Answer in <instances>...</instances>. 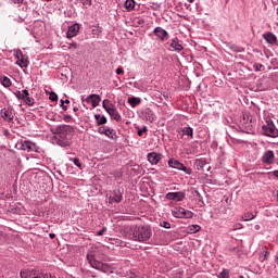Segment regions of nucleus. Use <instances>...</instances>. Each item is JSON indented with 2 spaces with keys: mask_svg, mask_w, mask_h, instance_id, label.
Returning <instances> with one entry per match:
<instances>
[{
  "mask_svg": "<svg viewBox=\"0 0 278 278\" xmlns=\"http://www.w3.org/2000/svg\"><path fill=\"white\" fill-rule=\"evenodd\" d=\"M52 134L58 136L56 144L59 147H71L73 144V136H75V128L71 125H60L52 129Z\"/></svg>",
  "mask_w": 278,
  "mask_h": 278,
  "instance_id": "nucleus-1",
  "label": "nucleus"
},
{
  "mask_svg": "<svg viewBox=\"0 0 278 278\" xmlns=\"http://www.w3.org/2000/svg\"><path fill=\"white\" fill-rule=\"evenodd\" d=\"M132 233V240L136 242H147V240L151 239V236H153V232L151 230V226L146 225H136L130 229Z\"/></svg>",
  "mask_w": 278,
  "mask_h": 278,
  "instance_id": "nucleus-2",
  "label": "nucleus"
},
{
  "mask_svg": "<svg viewBox=\"0 0 278 278\" xmlns=\"http://www.w3.org/2000/svg\"><path fill=\"white\" fill-rule=\"evenodd\" d=\"M262 131L264 136H267L268 138H277L278 130L275 126V123H273V119H267L266 123L262 126Z\"/></svg>",
  "mask_w": 278,
  "mask_h": 278,
  "instance_id": "nucleus-3",
  "label": "nucleus"
},
{
  "mask_svg": "<svg viewBox=\"0 0 278 278\" xmlns=\"http://www.w3.org/2000/svg\"><path fill=\"white\" fill-rule=\"evenodd\" d=\"M87 260L91 268H96V270H101V273H108V270H110V265L101 263L93 256V254H87Z\"/></svg>",
  "mask_w": 278,
  "mask_h": 278,
  "instance_id": "nucleus-4",
  "label": "nucleus"
},
{
  "mask_svg": "<svg viewBox=\"0 0 278 278\" xmlns=\"http://www.w3.org/2000/svg\"><path fill=\"white\" fill-rule=\"evenodd\" d=\"M169 168H176L177 170H182L186 175H192V168L186 167L181 162L175 159H169L167 162Z\"/></svg>",
  "mask_w": 278,
  "mask_h": 278,
  "instance_id": "nucleus-5",
  "label": "nucleus"
},
{
  "mask_svg": "<svg viewBox=\"0 0 278 278\" xmlns=\"http://www.w3.org/2000/svg\"><path fill=\"white\" fill-rule=\"evenodd\" d=\"M172 215L175 218H192L194 216V213L191 211H186V208L177 206L174 210H172Z\"/></svg>",
  "mask_w": 278,
  "mask_h": 278,
  "instance_id": "nucleus-6",
  "label": "nucleus"
},
{
  "mask_svg": "<svg viewBox=\"0 0 278 278\" xmlns=\"http://www.w3.org/2000/svg\"><path fill=\"white\" fill-rule=\"evenodd\" d=\"M153 34L156 37V40H160L161 42H166V40L170 38V34L160 26L153 29Z\"/></svg>",
  "mask_w": 278,
  "mask_h": 278,
  "instance_id": "nucleus-7",
  "label": "nucleus"
},
{
  "mask_svg": "<svg viewBox=\"0 0 278 278\" xmlns=\"http://www.w3.org/2000/svg\"><path fill=\"white\" fill-rule=\"evenodd\" d=\"M20 149L22 151H27L28 153H31V152L38 153L40 147H38L36 143L29 140H25L21 143Z\"/></svg>",
  "mask_w": 278,
  "mask_h": 278,
  "instance_id": "nucleus-8",
  "label": "nucleus"
},
{
  "mask_svg": "<svg viewBox=\"0 0 278 278\" xmlns=\"http://www.w3.org/2000/svg\"><path fill=\"white\" fill-rule=\"evenodd\" d=\"M0 116L3 118V121H7V123H12L14 121V108L8 106L0 111Z\"/></svg>",
  "mask_w": 278,
  "mask_h": 278,
  "instance_id": "nucleus-9",
  "label": "nucleus"
},
{
  "mask_svg": "<svg viewBox=\"0 0 278 278\" xmlns=\"http://www.w3.org/2000/svg\"><path fill=\"white\" fill-rule=\"evenodd\" d=\"M257 123L255 121V117L253 115H248L247 122H245V134H255V127Z\"/></svg>",
  "mask_w": 278,
  "mask_h": 278,
  "instance_id": "nucleus-10",
  "label": "nucleus"
},
{
  "mask_svg": "<svg viewBox=\"0 0 278 278\" xmlns=\"http://www.w3.org/2000/svg\"><path fill=\"white\" fill-rule=\"evenodd\" d=\"M165 199H167V201H184L186 199V192L184 191L168 192L165 195Z\"/></svg>",
  "mask_w": 278,
  "mask_h": 278,
  "instance_id": "nucleus-11",
  "label": "nucleus"
},
{
  "mask_svg": "<svg viewBox=\"0 0 278 278\" xmlns=\"http://www.w3.org/2000/svg\"><path fill=\"white\" fill-rule=\"evenodd\" d=\"M21 278H42V271H38L36 269H26L21 271Z\"/></svg>",
  "mask_w": 278,
  "mask_h": 278,
  "instance_id": "nucleus-12",
  "label": "nucleus"
},
{
  "mask_svg": "<svg viewBox=\"0 0 278 278\" xmlns=\"http://www.w3.org/2000/svg\"><path fill=\"white\" fill-rule=\"evenodd\" d=\"M98 134H102L103 136H106L108 138H111L112 140H114V138H116V130L111 129L108 126L99 127Z\"/></svg>",
  "mask_w": 278,
  "mask_h": 278,
  "instance_id": "nucleus-13",
  "label": "nucleus"
},
{
  "mask_svg": "<svg viewBox=\"0 0 278 278\" xmlns=\"http://www.w3.org/2000/svg\"><path fill=\"white\" fill-rule=\"evenodd\" d=\"M147 157H148V162H150V164L155 165V164H159L160 161L162 160V153L150 152V153H148Z\"/></svg>",
  "mask_w": 278,
  "mask_h": 278,
  "instance_id": "nucleus-14",
  "label": "nucleus"
},
{
  "mask_svg": "<svg viewBox=\"0 0 278 278\" xmlns=\"http://www.w3.org/2000/svg\"><path fill=\"white\" fill-rule=\"evenodd\" d=\"M86 103H91L92 108H97L101 103V96L92 93L85 99Z\"/></svg>",
  "mask_w": 278,
  "mask_h": 278,
  "instance_id": "nucleus-15",
  "label": "nucleus"
},
{
  "mask_svg": "<svg viewBox=\"0 0 278 278\" xmlns=\"http://www.w3.org/2000/svg\"><path fill=\"white\" fill-rule=\"evenodd\" d=\"M79 24L75 23L72 26H68L67 28V33L66 36L67 38H75V36H77V34H79Z\"/></svg>",
  "mask_w": 278,
  "mask_h": 278,
  "instance_id": "nucleus-16",
  "label": "nucleus"
},
{
  "mask_svg": "<svg viewBox=\"0 0 278 278\" xmlns=\"http://www.w3.org/2000/svg\"><path fill=\"white\" fill-rule=\"evenodd\" d=\"M23 96H22V101H24V103H26V105H34L35 100L34 98L29 97V91L27 89H23L22 90Z\"/></svg>",
  "mask_w": 278,
  "mask_h": 278,
  "instance_id": "nucleus-17",
  "label": "nucleus"
},
{
  "mask_svg": "<svg viewBox=\"0 0 278 278\" xmlns=\"http://www.w3.org/2000/svg\"><path fill=\"white\" fill-rule=\"evenodd\" d=\"M263 162L264 164H273L275 162V152L271 150H268L263 155Z\"/></svg>",
  "mask_w": 278,
  "mask_h": 278,
  "instance_id": "nucleus-18",
  "label": "nucleus"
},
{
  "mask_svg": "<svg viewBox=\"0 0 278 278\" xmlns=\"http://www.w3.org/2000/svg\"><path fill=\"white\" fill-rule=\"evenodd\" d=\"M263 38L268 45H277V36H275L273 33H265Z\"/></svg>",
  "mask_w": 278,
  "mask_h": 278,
  "instance_id": "nucleus-19",
  "label": "nucleus"
},
{
  "mask_svg": "<svg viewBox=\"0 0 278 278\" xmlns=\"http://www.w3.org/2000/svg\"><path fill=\"white\" fill-rule=\"evenodd\" d=\"M102 106L106 113L112 112V110H116V106H114V103H112V101H110L109 99L103 100Z\"/></svg>",
  "mask_w": 278,
  "mask_h": 278,
  "instance_id": "nucleus-20",
  "label": "nucleus"
},
{
  "mask_svg": "<svg viewBox=\"0 0 278 278\" xmlns=\"http://www.w3.org/2000/svg\"><path fill=\"white\" fill-rule=\"evenodd\" d=\"M124 8L126 12H132L136 9V0H125Z\"/></svg>",
  "mask_w": 278,
  "mask_h": 278,
  "instance_id": "nucleus-21",
  "label": "nucleus"
},
{
  "mask_svg": "<svg viewBox=\"0 0 278 278\" xmlns=\"http://www.w3.org/2000/svg\"><path fill=\"white\" fill-rule=\"evenodd\" d=\"M170 47L172 49H174L175 51H184V46H181L179 43V38L175 37L172 42H170Z\"/></svg>",
  "mask_w": 278,
  "mask_h": 278,
  "instance_id": "nucleus-22",
  "label": "nucleus"
},
{
  "mask_svg": "<svg viewBox=\"0 0 278 278\" xmlns=\"http://www.w3.org/2000/svg\"><path fill=\"white\" fill-rule=\"evenodd\" d=\"M110 201H114V203H121V201H123V192H121V190L113 191V197L110 198Z\"/></svg>",
  "mask_w": 278,
  "mask_h": 278,
  "instance_id": "nucleus-23",
  "label": "nucleus"
},
{
  "mask_svg": "<svg viewBox=\"0 0 278 278\" xmlns=\"http://www.w3.org/2000/svg\"><path fill=\"white\" fill-rule=\"evenodd\" d=\"M108 114L111 115V117L114 121H116V123H121V121L123 119V117L121 116V113H118V110H116V109L109 111Z\"/></svg>",
  "mask_w": 278,
  "mask_h": 278,
  "instance_id": "nucleus-24",
  "label": "nucleus"
},
{
  "mask_svg": "<svg viewBox=\"0 0 278 278\" xmlns=\"http://www.w3.org/2000/svg\"><path fill=\"white\" fill-rule=\"evenodd\" d=\"M94 119L97 121V125L101 127V125H105L108 123V117L101 114H96Z\"/></svg>",
  "mask_w": 278,
  "mask_h": 278,
  "instance_id": "nucleus-25",
  "label": "nucleus"
},
{
  "mask_svg": "<svg viewBox=\"0 0 278 278\" xmlns=\"http://www.w3.org/2000/svg\"><path fill=\"white\" fill-rule=\"evenodd\" d=\"M128 103L131 105V108H137V105H140L142 103V99L137 97H130L128 98Z\"/></svg>",
  "mask_w": 278,
  "mask_h": 278,
  "instance_id": "nucleus-26",
  "label": "nucleus"
},
{
  "mask_svg": "<svg viewBox=\"0 0 278 278\" xmlns=\"http://www.w3.org/2000/svg\"><path fill=\"white\" fill-rule=\"evenodd\" d=\"M193 166H194L195 170H203V168L205 166V161H203L201 159H195Z\"/></svg>",
  "mask_w": 278,
  "mask_h": 278,
  "instance_id": "nucleus-27",
  "label": "nucleus"
},
{
  "mask_svg": "<svg viewBox=\"0 0 278 278\" xmlns=\"http://www.w3.org/2000/svg\"><path fill=\"white\" fill-rule=\"evenodd\" d=\"M0 81L4 88H10V86H12V80H10L8 76L1 77Z\"/></svg>",
  "mask_w": 278,
  "mask_h": 278,
  "instance_id": "nucleus-28",
  "label": "nucleus"
},
{
  "mask_svg": "<svg viewBox=\"0 0 278 278\" xmlns=\"http://www.w3.org/2000/svg\"><path fill=\"white\" fill-rule=\"evenodd\" d=\"M136 129L139 138H142L143 134H147V131H149V128L147 126H143L142 128H140V126H137Z\"/></svg>",
  "mask_w": 278,
  "mask_h": 278,
  "instance_id": "nucleus-29",
  "label": "nucleus"
},
{
  "mask_svg": "<svg viewBox=\"0 0 278 278\" xmlns=\"http://www.w3.org/2000/svg\"><path fill=\"white\" fill-rule=\"evenodd\" d=\"M182 134H185V136H190L191 138H194V131L192 130V127L182 128Z\"/></svg>",
  "mask_w": 278,
  "mask_h": 278,
  "instance_id": "nucleus-30",
  "label": "nucleus"
},
{
  "mask_svg": "<svg viewBox=\"0 0 278 278\" xmlns=\"http://www.w3.org/2000/svg\"><path fill=\"white\" fill-rule=\"evenodd\" d=\"M268 249L263 248L262 255L258 257L260 262H266V258L268 257Z\"/></svg>",
  "mask_w": 278,
  "mask_h": 278,
  "instance_id": "nucleus-31",
  "label": "nucleus"
},
{
  "mask_svg": "<svg viewBox=\"0 0 278 278\" xmlns=\"http://www.w3.org/2000/svg\"><path fill=\"white\" fill-rule=\"evenodd\" d=\"M68 77H73V72H64L61 73V79L62 81H68Z\"/></svg>",
  "mask_w": 278,
  "mask_h": 278,
  "instance_id": "nucleus-32",
  "label": "nucleus"
},
{
  "mask_svg": "<svg viewBox=\"0 0 278 278\" xmlns=\"http://www.w3.org/2000/svg\"><path fill=\"white\" fill-rule=\"evenodd\" d=\"M189 229H190L191 233H197V232L201 231V226L192 225L189 227Z\"/></svg>",
  "mask_w": 278,
  "mask_h": 278,
  "instance_id": "nucleus-33",
  "label": "nucleus"
},
{
  "mask_svg": "<svg viewBox=\"0 0 278 278\" xmlns=\"http://www.w3.org/2000/svg\"><path fill=\"white\" fill-rule=\"evenodd\" d=\"M17 64L21 68H25L27 66V60L21 59L20 61H17Z\"/></svg>",
  "mask_w": 278,
  "mask_h": 278,
  "instance_id": "nucleus-34",
  "label": "nucleus"
},
{
  "mask_svg": "<svg viewBox=\"0 0 278 278\" xmlns=\"http://www.w3.org/2000/svg\"><path fill=\"white\" fill-rule=\"evenodd\" d=\"M218 278H229V271L224 269L219 275Z\"/></svg>",
  "mask_w": 278,
  "mask_h": 278,
  "instance_id": "nucleus-35",
  "label": "nucleus"
},
{
  "mask_svg": "<svg viewBox=\"0 0 278 278\" xmlns=\"http://www.w3.org/2000/svg\"><path fill=\"white\" fill-rule=\"evenodd\" d=\"M256 215H253V213H248L245 214L244 216V220L248 222V220H253V218H255Z\"/></svg>",
  "mask_w": 278,
  "mask_h": 278,
  "instance_id": "nucleus-36",
  "label": "nucleus"
},
{
  "mask_svg": "<svg viewBox=\"0 0 278 278\" xmlns=\"http://www.w3.org/2000/svg\"><path fill=\"white\" fill-rule=\"evenodd\" d=\"M195 197L198 198V201H200V203H203V205H205V203L203 202V195H201V193L199 191H194Z\"/></svg>",
  "mask_w": 278,
  "mask_h": 278,
  "instance_id": "nucleus-37",
  "label": "nucleus"
},
{
  "mask_svg": "<svg viewBox=\"0 0 278 278\" xmlns=\"http://www.w3.org/2000/svg\"><path fill=\"white\" fill-rule=\"evenodd\" d=\"M49 99H50V101H58V94L55 92L51 91Z\"/></svg>",
  "mask_w": 278,
  "mask_h": 278,
  "instance_id": "nucleus-38",
  "label": "nucleus"
},
{
  "mask_svg": "<svg viewBox=\"0 0 278 278\" xmlns=\"http://www.w3.org/2000/svg\"><path fill=\"white\" fill-rule=\"evenodd\" d=\"M73 162H74L75 166H77V168H81V162L79 161L78 157H75V159L73 160Z\"/></svg>",
  "mask_w": 278,
  "mask_h": 278,
  "instance_id": "nucleus-39",
  "label": "nucleus"
},
{
  "mask_svg": "<svg viewBox=\"0 0 278 278\" xmlns=\"http://www.w3.org/2000/svg\"><path fill=\"white\" fill-rule=\"evenodd\" d=\"M161 227H164V229H170V223L168 222H162Z\"/></svg>",
  "mask_w": 278,
  "mask_h": 278,
  "instance_id": "nucleus-40",
  "label": "nucleus"
},
{
  "mask_svg": "<svg viewBox=\"0 0 278 278\" xmlns=\"http://www.w3.org/2000/svg\"><path fill=\"white\" fill-rule=\"evenodd\" d=\"M83 5H92V0H79Z\"/></svg>",
  "mask_w": 278,
  "mask_h": 278,
  "instance_id": "nucleus-41",
  "label": "nucleus"
},
{
  "mask_svg": "<svg viewBox=\"0 0 278 278\" xmlns=\"http://www.w3.org/2000/svg\"><path fill=\"white\" fill-rule=\"evenodd\" d=\"M79 47V45L75 41L70 43V49H77Z\"/></svg>",
  "mask_w": 278,
  "mask_h": 278,
  "instance_id": "nucleus-42",
  "label": "nucleus"
},
{
  "mask_svg": "<svg viewBox=\"0 0 278 278\" xmlns=\"http://www.w3.org/2000/svg\"><path fill=\"white\" fill-rule=\"evenodd\" d=\"M105 231H108V228H102L101 230H99L97 232V236H103V233H105Z\"/></svg>",
  "mask_w": 278,
  "mask_h": 278,
  "instance_id": "nucleus-43",
  "label": "nucleus"
},
{
  "mask_svg": "<svg viewBox=\"0 0 278 278\" xmlns=\"http://www.w3.org/2000/svg\"><path fill=\"white\" fill-rule=\"evenodd\" d=\"M12 3L17 4V5H23V0H11Z\"/></svg>",
  "mask_w": 278,
  "mask_h": 278,
  "instance_id": "nucleus-44",
  "label": "nucleus"
},
{
  "mask_svg": "<svg viewBox=\"0 0 278 278\" xmlns=\"http://www.w3.org/2000/svg\"><path fill=\"white\" fill-rule=\"evenodd\" d=\"M217 75H218L219 79H223V78L225 79V72H223V71L217 72Z\"/></svg>",
  "mask_w": 278,
  "mask_h": 278,
  "instance_id": "nucleus-45",
  "label": "nucleus"
},
{
  "mask_svg": "<svg viewBox=\"0 0 278 278\" xmlns=\"http://www.w3.org/2000/svg\"><path fill=\"white\" fill-rule=\"evenodd\" d=\"M42 278H53V276L51 274H46V273H42Z\"/></svg>",
  "mask_w": 278,
  "mask_h": 278,
  "instance_id": "nucleus-46",
  "label": "nucleus"
},
{
  "mask_svg": "<svg viewBox=\"0 0 278 278\" xmlns=\"http://www.w3.org/2000/svg\"><path fill=\"white\" fill-rule=\"evenodd\" d=\"M15 96L17 99H23V92L21 91L15 92Z\"/></svg>",
  "mask_w": 278,
  "mask_h": 278,
  "instance_id": "nucleus-47",
  "label": "nucleus"
},
{
  "mask_svg": "<svg viewBox=\"0 0 278 278\" xmlns=\"http://www.w3.org/2000/svg\"><path fill=\"white\" fill-rule=\"evenodd\" d=\"M72 116L71 115H64L63 121H65V123H68V119H71Z\"/></svg>",
  "mask_w": 278,
  "mask_h": 278,
  "instance_id": "nucleus-48",
  "label": "nucleus"
},
{
  "mask_svg": "<svg viewBox=\"0 0 278 278\" xmlns=\"http://www.w3.org/2000/svg\"><path fill=\"white\" fill-rule=\"evenodd\" d=\"M61 108H62V110H63L64 112H66V110H68V106L65 105V104L61 105Z\"/></svg>",
  "mask_w": 278,
  "mask_h": 278,
  "instance_id": "nucleus-49",
  "label": "nucleus"
},
{
  "mask_svg": "<svg viewBox=\"0 0 278 278\" xmlns=\"http://www.w3.org/2000/svg\"><path fill=\"white\" fill-rule=\"evenodd\" d=\"M238 229H242V224L237 225V227L235 228V231Z\"/></svg>",
  "mask_w": 278,
  "mask_h": 278,
  "instance_id": "nucleus-50",
  "label": "nucleus"
},
{
  "mask_svg": "<svg viewBox=\"0 0 278 278\" xmlns=\"http://www.w3.org/2000/svg\"><path fill=\"white\" fill-rule=\"evenodd\" d=\"M49 238H50L51 240H53V239L55 238V233H50V235H49Z\"/></svg>",
  "mask_w": 278,
  "mask_h": 278,
  "instance_id": "nucleus-51",
  "label": "nucleus"
},
{
  "mask_svg": "<svg viewBox=\"0 0 278 278\" xmlns=\"http://www.w3.org/2000/svg\"><path fill=\"white\" fill-rule=\"evenodd\" d=\"M115 73H116V75H123V73H125V72L124 71H116Z\"/></svg>",
  "mask_w": 278,
  "mask_h": 278,
  "instance_id": "nucleus-52",
  "label": "nucleus"
},
{
  "mask_svg": "<svg viewBox=\"0 0 278 278\" xmlns=\"http://www.w3.org/2000/svg\"><path fill=\"white\" fill-rule=\"evenodd\" d=\"M73 110H74V112H79V108H77V106H74Z\"/></svg>",
  "mask_w": 278,
  "mask_h": 278,
  "instance_id": "nucleus-53",
  "label": "nucleus"
},
{
  "mask_svg": "<svg viewBox=\"0 0 278 278\" xmlns=\"http://www.w3.org/2000/svg\"><path fill=\"white\" fill-rule=\"evenodd\" d=\"M274 177H277V178H278V170H275V172H274Z\"/></svg>",
  "mask_w": 278,
  "mask_h": 278,
  "instance_id": "nucleus-54",
  "label": "nucleus"
},
{
  "mask_svg": "<svg viewBox=\"0 0 278 278\" xmlns=\"http://www.w3.org/2000/svg\"><path fill=\"white\" fill-rule=\"evenodd\" d=\"M71 103V100H65V104L68 105Z\"/></svg>",
  "mask_w": 278,
  "mask_h": 278,
  "instance_id": "nucleus-55",
  "label": "nucleus"
},
{
  "mask_svg": "<svg viewBox=\"0 0 278 278\" xmlns=\"http://www.w3.org/2000/svg\"><path fill=\"white\" fill-rule=\"evenodd\" d=\"M65 104V100H61V105H64Z\"/></svg>",
  "mask_w": 278,
  "mask_h": 278,
  "instance_id": "nucleus-56",
  "label": "nucleus"
},
{
  "mask_svg": "<svg viewBox=\"0 0 278 278\" xmlns=\"http://www.w3.org/2000/svg\"><path fill=\"white\" fill-rule=\"evenodd\" d=\"M116 71H123V67H117Z\"/></svg>",
  "mask_w": 278,
  "mask_h": 278,
  "instance_id": "nucleus-57",
  "label": "nucleus"
},
{
  "mask_svg": "<svg viewBox=\"0 0 278 278\" xmlns=\"http://www.w3.org/2000/svg\"><path fill=\"white\" fill-rule=\"evenodd\" d=\"M189 1V3H193L194 2V0H188Z\"/></svg>",
  "mask_w": 278,
  "mask_h": 278,
  "instance_id": "nucleus-58",
  "label": "nucleus"
},
{
  "mask_svg": "<svg viewBox=\"0 0 278 278\" xmlns=\"http://www.w3.org/2000/svg\"><path fill=\"white\" fill-rule=\"evenodd\" d=\"M4 135L8 136V130L4 131Z\"/></svg>",
  "mask_w": 278,
  "mask_h": 278,
  "instance_id": "nucleus-59",
  "label": "nucleus"
},
{
  "mask_svg": "<svg viewBox=\"0 0 278 278\" xmlns=\"http://www.w3.org/2000/svg\"><path fill=\"white\" fill-rule=\"evenodd\" d=\"M247 71H251V68H249L248 66H245Z\"/></svg>",
  "mask_w": 278,
  "mask_h": 278,
  "instance_id": "nucleus-60",
  "label": "nucleus"
},
{
  "mask_svg": "<svg viewBox=\"0 0 278 278\" xmlns=\"http://www.w3.org/2000/svg\"><path fill=\"white\" fill-rule=\"evenodd\" d=\"M274 81H278V78H274Z\"/></svg>",
  "mask_w": 278,
  "mask_h": 278,
  "instance_id": "nucleus-61",
  "label": "nucleus"
},
{
  "mask_svg": "<svg viewBox=\"0 0 278 278\" xmlns=\"http://www.w3.org/2000/svg\"><path fill=\"white\" fill-rule=\"evenodd\" d=\"M195 77H199V74H195Z\"/></svg>",
  "mask_w": 278,
  "mask_h": 278,
  "instance_id": "nucleus-62",
  "label": "nucleus"
},
{
  "mask_svg": "<svg viewBox=\"0 0 278 278\" xmlns=\"http://www.w3.org/2000/svg\"><path fill=\"white\" fill-rule=\"evenodd\" d=\"M165 99H168V97L164 96Z\"/></svg>",
  "mask_w": 278,
  "mask_h": 278,
  "instance_id": "nucleus-63",
  "label": "nucleus"
},
{
  "mask_svg": "<svg viewBox=\"0 0 278 278\" xmlns=\"http://www.w3.org/2000/svg\"><path fill=\"white\" fill-rule=\"evenodd\" d=\"M239 278H244L243 276H240Z\"/></svg>",
  "mask_w": 278,
  "mask_h": 278,
  "instance_id": "nucleus-64",
  "label": "nucleus"
}]
</instances>
